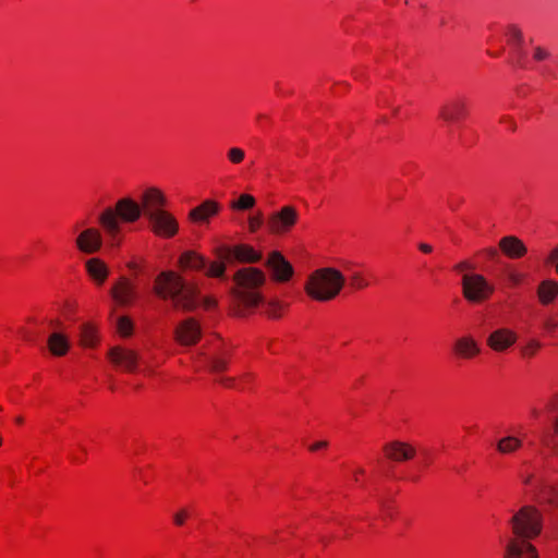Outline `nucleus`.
Instances as JSON below:
<instances>
[{"instance_id":"f257e3e1","label":"nucleus","mask_w":558,"mask_h":558,"mask_svg":"<svg viewBox=\"0 0 558 558\" xmlns=\"http://www.w3.org/2000/svg\"><path fill=\"white\" fill-rule=\"evenodd\" d=\"M512 533L505 548L504 558H538V553L530 543L543 530V514L532 505L522 506L509 520Z\"/></svg>"},{"instance_id":"f03ea898","label":"nucleus","mask_w":558,"mask_h":558,"mask_svg":"<svg viewBox=\"0 0 558 558\" xmlns=\"http://www.w3.org/2000/svg\"><path fill=\"white\" fill-rule=\"evenodd\" d=\"M161 299H170L173 307L185 312L195 310L199 304V290L196 284L189 283L174 271H162L158 275L154 288Z\"/></svg>"},{"instance_id":"7ed1b4c3","label":"nucleus","mask_w":558,"mask_h":558,"mask_svg":"<svg viewBox=\"0 0 558 558\" xmlns=\"http://www.w3.org/2000/svg\"><path fill=\"white\" fill-rule=\"evenodd\" d=\"M143 215L140 202L131 197L120 198L114 207H107L98 216V222L101 226L110 246L121 244L122 223L136 222Z\"/></svg>"},{"instance_id":"20e7f679","label":"nucleus","mask_w":558,"mask_h":558,"mask_svg":"<svg viewBox=\"0 0 558 558\" xmlns=\"http://www.w3.org/2000/svg\"><path fill=\"white\" fill-rule=\"evenodd\" d=\"M266 280V274L256 267H243L235 271L232 294L238 302V315L242 316L245 310L255 308L264 302L260 288L265 286Z\"/></svg>"},{"instance_id":"39448f33","label":"nucleus","mask_w":558,"mask_h":558,"mask_svg":"<svg viewBox=\"0 0 558 558\" xmlns=\"http://www.w3.org/2000/svg\"><path fill=\"white\" fill-rule=\"evenodd\" d=\"M344 283L345 278L340 270L325 267L315 270L308 277L305 283V291L312 299L318 302H327L340 293Z\"/></svg>"},{"instance_id":"423d86ee","label":"nucleus","mask_w":558,"mask_h":558,"mask_svg":"<svg viewBox=\"0 0 558 558\" xmlns=\"http://www.w3.org/2000/svg\"><path fill=\"white\" fill-rule=\"evenodd\" d=\"M219 262L209 264L207 276L222 278L226 272V263L236 260L239 263L254 264L262 259V254L246 244L234 246L221 245L215 251Z\"/></svg>"},{"instance_id":"0eeeda50","label":"nucleus","mask_w":558,"mask_h":558,"mask_svg":"<svg viewBox=\"0 0 558 558\" xmlns=\"http://www.w3.org/2000/svg\"><path fill=\"white\" fill-rule=\"evenodd\" d=\"M461 284L464 299L471 303H482L495 291V287L480 274H464Z\"/></svg>"},{"instance_id":"6e6552de","label":"nucleus","mask_w":558,"mask_h":558,"mask_svg":"<svg viewBox=\"0 0 558 558\" xmlns=\"http://www.w3.org/2000/svg\"><path fill=\"white\" fill-rule=\"evenodd\" d=\"M520 477L524 485L531 486L535 499L547 504L550 507H558V484H549L545 478H534L532 473H521Z\"/></svg>"},{"instance_id":"1a4fd4ad","label":"nucleus","mask_w":558,"mask_h":558,"mask_svg":"<svg viewBox=\"0 0 558 558\" xmlns=\"http://www.w3.org/2000/svg\"><path fill=\"white\" fill-rule=\"evenodd\" d=\"M265 266L269 269L272 280L279 283L288 282L294 274L293 266L290 262L277 251L269 254Z\"/></svg>"},{"instance_id":"9d476101","label":"nucleus","mask_w":558,"mask_h":558,"mask_svg":"<svg viewBox=\"0 0 558 558\" xmlns=\"http://www.w3.org/2000/svg\"><path fill=\"white\" fill-rule=\"evenodd\" d=\"M298 217V211L293 206H283L268 218L267 228L276 234L284 233L296 223Z\"/></svg>"},{"instance_id":"9b49d317","label":"nucleus","mask_w":558,"mask_h":558,"mask_svg":"<svg viewBox=\"0 0 558 558\" xmlns=\"http://www.w3.org/2000/svg\"><path fill=\"white\" fill-rule=\"evenodd\" d=\"M166 204H167L166 196L157 187L147 189L141 197L143 215L147 219L150 218L151 216H155V215L161 213V211H166L163 209Z\"/></svg>"},{"instance_id":"f8f14e48","label":"nucleus","mask_w":558,"mask_h":558,"mask_svg":"<svg viewBox=\"0 0 558 558\" xmlns=\"http://www.w3.org/2000/svg\"><path fill=\"white\" fill-rule=\"evenodd\" d=\"M383 450L386 458L396 463L409 461L416 454L415 447L402 440H391L385 444Z\"/></svg>"},{"instance_id":"ddd939ff","label":"nucleus","mask_w":558,"mask_h":558,"mask_svg":"<svg viewBox=\"0 0 558 558\" xmlns=\"http://www.w3.org/2000/svg\"><path fill=\"white\" fill-rule=\"evenodd\" d=\"M151 230L159 236L171 238L178 230L179 225L175 218L168 211H161L148 218Z\"/></svg>"},{"instance_id":"4468645a","label":"nucleus","mask_w":558,"mask_h":558,"mask_svg":"<svg viewBox=\"0 0 558 558\" xmlns=\"http://www.w3.org/2000/svg\"><path fill=\"white\" fill-rule=\"evenodd\" d=\"M468 113V102L463 98H452L442 104L439 117L447 123H457Z\"/></svg>"},{"instance_id":"2eb2a0df","label":"nucleus","mask_w":558,"mask_h":558,"mask_svg":"<svg viewBox=\"0 0 558 558\" xmlns=\"http://www.w3.org/2000/svg\"><path fill=\"white\" fill-rule=\"evenodd\" d=\"M102 244V234L96 228H87L83 230L76 239L77 248L85 254H94L98 252Z\"/></svg>"},{"instance_id":"dca6fc26","label":"nucleus","mask_w":558,"mask_h":558,"mask_svg":"<svg viewBox=\"0 0 558 558\" xmlns=\"http://www.w3.org/2000/svg\"><path fill=\"white\" fill-rule=\"evenodd\" d=\"M517 341V333L509 328H497L487 337V345L495 352H505Z\"/></svg>"},{"instance_id":"f3484780","label":"nucleus","mask_w":558,"mask_h":558,"mask_svg":"<svg viewBox=\"0 0 558 558\" xmlns=\"http://www.w3.org/2000/svg\"><path fill=\"white\" fill-rule=\"evenodd\" d=\"M108 356L116 366L128 372H134L140 360L137 352L122 347L111 348Z\"/></svg>"},{"instance_id":"a211bd4d","label":"nucleus","mask_w":558,"mask_h":558,"mask_svg":"<svg viewBox=\"0 0 558 558\" xmlns=\"http://www.w3.org/2000/svg\"><path fill=\"white\" fill-rule=\"evenodd\" d=\"M175 337L181 344H194L201 338V327L194 318H187L177 327Z\"/></svg>"},{"instance_id":"6ab92c4d","label":"nucleus","mask_w":558,"mask_h":558,"mask_svg":"<svg viewBox=\"0 0 558 558\" xmlns=\"http://www.w3.org/2000/svg\"><path fill=\"white\" fill-rule=\"evenodd\" d=\"M111 295L118 304L128 305L135 298V288L126 278H121L120 281L112 287Z\"/></svg>"},{"instance_id":"aec40b11","label":"nucleus","mask_w":558,"mask_h":558,"mask_svg":"<svg viewBox=\"0 0 558 558\" xmlns=\"http://www.w3.org/2000/svg\"><path fill=\"white\" fill-rule=\"evenodd\" d=\"M453 350L463 359H473L480 354L481 349L476 340L471 336H463L454 341Z\"/></svg>"},{"instance_id":"412c9836","label":"nucleus","mask_w":558,"mask_h":558,"mask_svg":"<svg viewBox=\"0 0 558 558\" xmlns=\"http://www.w3.org/2000/svg\"><path fill=\"white\" fill-rule=\"evenodd\" d=\"M499 247L510 258H520L527 252L524 243L513 235L502 238L499 242Z\"/></svg>"},{"instance_id":"4be33fe9","label":"nucleus","mask_w":558,"mask_h":558,"mask_svg":"<svg viewBox=\"0 0 558 558\" xmlns=\"http://www.w3.org/2000/svg\"><path fill=\"white\" fill-rule=\"evenodd\" d=\"M230 356L231 352L229 350L217 348L206 357L209 371L215 374L227 371Z\"/></svg>"},{"instance_id":"5701e85b","label":"nucleus","mask_w":558,"mask_h":558,"mask_svg":"<svg viewBox=\"0 0 558 558\" xmlns=\"http://www.w3.org/2000/svg\"><path fill=\"white\" fill-rule=\"evenodd\" d=\"M86 271L98 283L102 284L108 277L107 265L99 258H89L86 264Z\"/></svg>"},{"instance_id":"b1692460","label":"nucleus","mask_w":558,"mask_h":558,"mask_svg":"<svg viewBox=\"0 0 558 558\" xmlns=\"http://www.w3.org/2000/svg\"><path fill=\"white\" fill-rule=\"evenodd\" d=\"M219 205L214 201H205L199 206L195 207L190 213V218L194 221H207L210 216L218 213Z\"/></svg>"},{"instance_id":"393cba45","label":"nucleus","mask_w":558,"mask_h":558,"mask_svg":"<svg viewBox=\"0 0 558 558\" xmlns=\"http://www.w3.org/2000/svg\"><path fill=\"white\" fill-rule=\"evenodd\" d=\"M558 295V282L555 280H544L537 288V296L543 305L551 303Z\"/></svg>"},{"instance_id":"a878e982","label":"nucleus","mask_w":558,"mask_h":558,"mask_svg":"<svg viewBox=\"0 0 558 558\" xmlns=\"http://www.w3.org/2000/svg\"><path fill=\"white\" fill-rule=\"evenodd\" d=\"M48 347L50 352L56 356L66 354L70 343L68 337L62 332H52L48 338Z\"/></svg>"},{"instance_id":"bb28decb","label":"nucleus","mask_w":558,"mask_h":558,"mask_svg":"<svg viewBox=\"0 0 558 558\" xmlns=\"http://www.w3.org/2000/svg\"><path fill=\"white\" fill-rule=\"evenodd\" d=\"M180 265L186 269L203 270L208 269L205 258L194 252H185L180 257ZM208 270H206L207 272Z\"/></svg>"},{"instance_id":"cd10ccee","label":"nucleus","mask_w":558,"mask_h":558,"mask_svg":"<svg viewBox=\"0 0 558 558\" xmlns=\"http://www.w3.org/2000/svg\"><path fill=\"white\" fill-rule=\"evenodd\" d=\"M508 36H509V41L514 47V51H515V54L518 58V63L521 65V61L523 59V51H522L523 34L518 27L511 26L508 29Z\"/></svg>"},{"instance_id":"c85d7f7f","label":"nucleus","mask_w":558,"mask_h":558,"mask_svg":"<svg viewBox=\"0 0 558 558\" xmlns=\"http://www.w3.org/2000/svg\"><path fill=\"white\" fill-rule=\"evenodd\" d=\"M522 446L521 439L514 437V436H507L501 438L497 442V450L500 453L509 454L517 451Z\"/></svg>"},{"instance_id":"c756f323","label":"nucleus","mask_w":558,"mask_h":558,"mask_svg":"<svg viewBox=\"0 0 558 558\" xmlns=\"http://www.w3.org/2000/svg\"><path fill=\"white\" fill-rule=\"evenodd\" d=\"M80 340L84 347H94L96 344V331L92 325L83 324L81 326Z\"/></svg>"},{"instance_id":"7c9ffc66","label":"nucleus","mask_w":558,"mask_h":558,"mask_svg":"<svg viewBox=\"0 0 558 558\" xmlns=\"http://www.w3.org/2000/svg\"><path fill=\"white\" fill-rule=\"evenodd\" d=\"M255 205V198L250 194H242L238 201L232 202L231 207L233 209L246 210Z\"/></svg>"},{"instance_id":"2f4dec72","label":"nucleus","mask_w":558,"mask_h":558,"mask_svg":"<svg viewBox=\"0 0 558 558\" xmlns=\"http://www.w3.org/2000/svg\"><path fill=\"white\" fill-rule=\"evenodd\" d=\"M286 307V304L278 300H271L266 304V314L271 318L280 317V311Z\"/></svg>"},{"instance_id":"473e14b6","label":"nucleus","mask_w":558,"mask_h":558,"mask_svg":"<svg viewBox=\"0 0 558 558\" xmlns=\"http://www.w3.org/2000/svg\"><path fill=\"white\" fill-rule=\"evenodd\" d=\"M350 283L352 288L362 290L368 287V281L359 271H353L350 275Z\"/></svg>"},{"instance_id":"72a5a7b5","label":"nucleus","mask_w":558,"mask_h":558,"mask_svg":"<svg viewBox=\"0 0 558 558\" xmlns=\"http://www.w3.org/2000/svg\"><path fill=\"white\" fill-rule=\"evenodd\" d=\"M117 328L122 336L128 337L132 333L133 325L128 317L122 316L118 318Z\"/></svg>"},{"instance_id":"f704fd0d","label":"nucleus","mask_w":558,"mask_h":558,"mask_svg":"<svg viewBox=\"0 0 558 558\" xmlns=\"http://www.w3.org/2000/svg\"><path fill=\"white\" fill-rule=\"evenodd\" d=\"M228 159L233 165L241 163L245 158V151L239 147H232L228 150Z\"/></svg>"},{"instance_id":"c9c22d12","label":"nucleus","mask_w":558,"mask_h":558,"mask_svg":"<svg viewBox=\"0 0 558 558\" xmlns=\"http://www.w3.org/2000/svg\"><path fill=\"white\" fill-rule=\"evenodd\" d=\"M539 348L541 343L537 340H531L522 348V354L524 356H533Z\"/></svg>"},{"instance_id":"e433bc0d","label":"nucleus","mask_w":558,"mask_h":558,"mask_svg":"<svg viewBox=\"0 0 558 558\" xmlns=\"http://www.w3.org/2000/svg\"><path fill=\"white\" fill-rule=\"evenodd\" d=\"M506 275H507L508 280L513 286L520 284L522 282L523 278H524L523 274H520V272H518L515 270H508Z\"/></svg>"},{"instance_id":"4c0bfd02","label":"nucleus","mask_w":558,"mask_h":558,"mask_svg":"<svg viewBox=\"0 0 558 558\" xmlns=\"http://www.w3.org/2000/svg\"><path fill=\"white\" fill-rule=\"evenodd\" d=\"M189 517V512L185 509L180 510L173 515V521L175 525H183L185 522V519Z\"/></svg>"},{"instance_id":"58836bf2","label":"nucleus","mask_w":558,"mask_h":558,"mask_svg":"<svg viewBox=\"0 0 558 558\" xmlns=\"http://www.w3.org/2000/svg\"><path fill=\"white\" fill-rule=\"evenodd\" d=\"M550 53L549 51H547L546 49L542 48V47H536L534 49V59L537 60V61H543V60H546L547 58H549Z\"/></svg>"},{"instance_id":"ea45409f","label":"nucleus","mask_w":558,"mask_h":558,"mask_svg":"<svg viewBox=\"0 0 558 558\" xmlns=\"http://www.w3.org/2000/svg\"><path fill=\"white\" fill-rule=\"evenodd\" d=\"M248 223H250L251 231L255 232L263 223L262 215L251 217L248 220Z\"/></svg>"},{"instance_id":"a19ab883","label":"nucleus","mask_w":558,"mask_h":558,"mask_svg":"<svg viewBox=\"0 0 558 558\" xmlns=\"http://www.w3.org/2000/svg\"><path fill=\"white\" fill-rule=\"evenodd\" d=\"M558 327V323L551 318H547L545 322H544V328L549 331V332H553L557 329Z\"/></svg>"},{"instance_id":"79ce46f5","label":"nucleus","mask_w":558,"mask_h":558,"mask_svg":"<svg viewBox=\"0 0 558 558\" xmlns=\"http://www.w3.org/2000/svg\"><path fill=\"white\" fill-rule=\"evenodd\" d=\"M548 262L555 265L556 271L558 272V247L551 251L548 256Z\"/></svg>"},{"instance_id":"37998d69","label":"nucleus","mask_w":558,"mask_h":558,"mask_svg":"<svg viewBox=\"0 0 558 558\" xmlns=\"http://www.w3.org/2000/svg\"><path fill=\"white\" fill-rule=\"evenodd\" d=\"M458 271H465L473 269V266L468 262H461L454 267Z\"/></svg>"},{"instance_id":"c03bdc74","label":"nucleus","mask_w":558,"mask_h":558,"mask_svg":"<svg viewBox=\"0 0 558 558\" xmlns=\"http://www.w3.org/2000/svg\"><path fill=\"white\" fill-rule=\"evenodd\" d=\"M327 446H328V442L323 440V441H318V442H315L314 445H312L310 447V450L316 451L318 449L326 448Z\"/></svg>"},{"instance_id":"a18cd8bd","label":"nucleus","mask_w":558,"mask_h":558,"mask_svg":"<svg viewBox=\"0 0 558 558\" xmlns=\"http://www.w3.org/2000/svg\"><path fill=\"white\" fill-rule=\"evenodd\" d=\"M485 254L487 255V257L489 258H496L498 256V252L496 248L494 247H489L487 250H485Z\"/></svg>"},{"instance_id":"49530a36","label":"nucleus","mask_w":558,"mask_h":558,"mask_svg":"<svg viewBox=\"0 0 558 558\" xmlns=\"http://www.w3.org/2000/svg\"><path fill=\"white\" fill-rule=\"evenodd\" d=\"M219 381L227 387H231L234 383V379L231 377H222V378H219Z\"/></svg>"},{"instance_id":"de8ad7c7","label":"nucleus","mask_w":558,"mask_h":558,"mask_svg":"<svg viewBox=\"0 0 558 558\" xmlns=\"http://www.w3.org/2000/svg\"><path fill=\"white\" fill-rule=\"evenodd\" d=\"M420 250L424 253H430L432 252V246L429 244H426V243H421L418 245Z\"/></svg>"},{"instance_id":"09e8293b","label":"nucleus","mask_w":558,"mask_h":558,"mask_svg":"<svg viewBox=\"0 0 558 558\" xmlns=\"http://www.w3.org/2000/svg\"><path fill=\"white\" fill-rule=\"evenodd\" d=\"M50 325H51L52 327H57V328H58V327H60V326H61V323H60L59 320H50Z\"/></svg>"},{"instance_id":"8fccbe9b","label":"nucleus","mask_w":558,"mask_h":558,"mask_svg":"<svg viewBox=\"0 0 558 558\" xmlns=\"http://www.w3.org/2000/svg\"><path fill=\"white\" fill-rule=\"evenodd\" d=\"M555 429L558 433V418L555 421Z\"/></svg>"},{"instance_id":"3c124183","label":"nucleus","mask_w":558,"mask_h":558,"mask_svg":"<svg viewBox=\"0 0 558 558\" xmlns=\"http://www.w3.org/2000/svg\"><path fill=\"white\" fill-rule=\"evenodd\" d=\"M23 422L22 417H16V423L21 424Z\"/></svg>"},{"instance_id":"603ef678","label":"nucleus","mask_w":558,"mask_h":558,"mask_svg":"<svg viewBox=\"0 0 558 558\" xmlns=\"http://www.w3.org/2000/svg\"><path fill=\"white\" fill-rule=\"evenodd\" d=\"M211 305V302L210 301H206V306H210Z\"/></svg>"},{"instance_id":"864d4df0","label":"nucleus","mask_w":558,"mask_h":558,"mask_svg":"<svg viewBox=\"0 0 558 558\" xmlns=\"http://www.w3.org/2000/svg\"><path fill=\"white\" fill-rule=\"evenodd\" d=\"M248 378H250V375H245V376L243 377V379H244V380H246V379H248Z\"/></svg>"}]
</instances>
